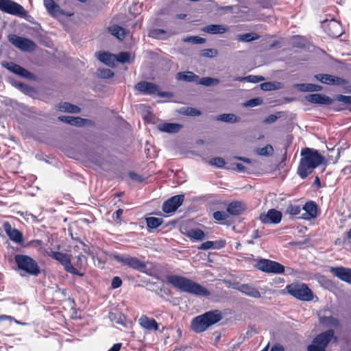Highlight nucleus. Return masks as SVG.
Instances as JSON below:
<instances>
[{
  "label": "nucleus",
  "mask_w": 351,
  "mask_h": 351,
  "mask_svg": "<svg viewBox=\"0 0 351 351\" xmlns=\"http://www.w3.org/2000/svg\"><path fill=\"white\" fill-rule=\"evenodd\" d=\"M302 209L305 210V213L302 217V219L310 220L317 217L318 208L315 202L313 201L307 202L302 207Z\"/></svg>",
  "instance_id": "21"
},
{
  "label": "nucleus",
  "mask_w": 351,
  "mask_h": 351,
  "mask_svg": "<svg viewBox=\"0 0 351 351\" xmlns=\"http://www.w3.org/2000/svg\"><path fill=\"white\" fill-rule=\"evenodd\" d=\"M239 290L240 291H241L243 293H244L245 295L254 298H258L261 297L260 291L255 287H254L248 284H242L239 287Z\"/></svg>",
  "instance_id": "27"
},
{
  "label": "nucleus",
  "mask_w": 351,
  "mask_h": 351,
  "mask_svg": "<svg viewBox=\"0 0 351 351\" xmlns=\"http://www.w3.org/2000/svg\"><path fill=\"white\" fill-rule=\"evenodd\" d=\"M259 219L263 223L277 224L281 221L282 213L274 208H271L266 214L261 213L259 216Z\"/></svg>",
  "instance_id": "16"
},
{
  "label": "nucleus",
  "mask_w": 351,
  "mask_h": 351,
  "mask_svg": "<svg viewBox=\"0 0 351 351\" xmlns=\"http://www.w3.org/2000/svg\"><path fill=\"white\" fill-rule=\"evenodd\" d=\"M317 80L328 85H345L348 81L342 77L333 76L329 74H317L315 75Z\"/></svg>",
  "instance_id": "17"
},
{
  "label": "nucleus",
  "mask_w": 351,
  "mask_h": 351,
  "mask_svg": "<svg viewBox=\"0 0 351 351\" xmlns=\"http://www.w3.org/2000/svg\"><path fill=\"white\" fill-rule=\"evenodd\" d=\"M99 61L104 62L106 65L114 67L116 66L117 56L108 52L99 53L97 56Z\"/></svg>",
  "instance_id": "26"
},
{
  "label": "nucleus",
  "mask_w": 351,
  "mask_h": 351,
  "mask_svg": "<svg viewBox=\"0 0 351 351\" xmlns=\"http://www.w3.org/2000/svg\"><path fill=\"white\" fill-rule=\"evenodd\" d=\"M221 319L222 315L219 310L207 311L193 318L191 328L195 332L200 333L206 330L212 325L218 323Z\"/></svg>",
  "instance_id": "3"
},
{
  "label": "nucleus",
  "mask_w": 351,
  "mask_h": 351,
  "mask_svg": "<svg viewBox=\"0 0 351 351\" xmlns=\"http://www.w3.org/2000/svg\"><path fill=\"white\" fill-rule=\"evenodd\" d=\"M113 259L121 263L122 266L128 267L149 276L152 275L151 272L147 269L146 263L136 256H132L129 254H114Z\"/></svg>",
  "instance_id": "6"
},
{
  "label": "nucleus",
  "mask_w": 351,
  "mask_h": 351,
  "mask_svg": "<svg viewBox=\"0 0 351 351\" xmlns=\"http://www.w3.org/2000/svg\"><path fill=\"white\" fill-rule=\"evenodd\" d=\"M297 173L302 179L306 178L314 169L324 162V157L315 149L306 147L301 150Z\"/></svg>",
  "instance_id": "1"
},
{
  "label": "nucleus",
  "mask_w": 351,
  "mask_h": 351,
  "mask_svg": "<svg viewBox=\"0 0 351 351\" xmlns=\"http://www.w3.org/2000/svg\"><path fill=\"white\" fill-rule=\"evenodd\" d=\"M140 109L141 110L142 117L146 122H149L153 116L152 112L150 111L149 108L145 106H141Z\"/></svg>",
  "instance_id": "44"
},
{
  "label": "nucleus",
  "mask_w": 351,
  "mask_h": 351,
  "mask_svg": "<svg viewBox=\"0 0 351 351\" xmlns=\"http://www.w3.org/2000/svg\"><path fill=\"white\" fill-rule=\"evenodd\" d=\"M184 195H176L169 198L162 204V211L167 214L174 213L183 203Z\"/></svg>",
  "instance_id": "12"
},
{
  "label": "nucleus",
  "mask_w": 351,
  "mask_h": 351,
  "mask_svg": "<svg viewBox=\"0 0 351 351\" xmlns=\"http://www.w3.org/2000/svg\"><path fill=\"white\" fill-rule=\"evenodd\" d=\"M184 42L191 43L193 44H202L206 42V39L197 36H189L184 39Z\"/></svg>",
  "instance_id": "49"
},
{
  "label": "nucleus",
  "mask_w": 351,
  "mask_h": 351,
  "mask_svg": "<svg viewBox=\"0 0 351 351\" xmlns=\"http://www.w3.org/2000/svg\"><path fill=\"white\" fill-rule=\"evenodd\" d=\"M302 208L300 205L289 204L286 210V213L292 215L296 216L301 212Z\"/></svg>",
  "instance_id": "45"
},
{
  "label": "nucleus",
  "mask_w": 351,
  "mask_h": 351,
  "mask_svg": "<svg viewBox=\"0 0 351 351\" xmlns=\"http://www.w3.org/2000/svg\"><path fill=\"white\" fill-rule=\"evenodd\" d=\"M278 117L276 114H270L265 119L264 122L267 123H274L277 120Z\"/></svg>",
  "instance_id": "61"
},
{
  "label": "nucleus",
  "mask_w": 351,
  "mask_h": 351,
  "mask_svg": "<svg viewBox=\"0 0 351 351\" xmlns=\"http://www.w3.org/2000/svg\"><path fill=\"white\" fill-rule=\"evenodd\" d=\"M58 109L61 112L69 113H79L81 108L75 105L71 104L69 102H62L58 105Z\"/></svg>",
  "instance_id": "29"
},
{
  "label": "nucleus",
  "mask_w": 351,
  "mask_h": 351,
  "mask_svg": "<svg viewBox=\"0 0 351 351\" xmlns=\"http://www.w3.org/2000/svg\"><path fill=\"white\" fill-rule=\"evenodd\" d=\"M213 218L223 224L227 219L228 215L223 211L217 210L213 213Z\"/></svg>",
  "instance_id": "46"
},
{
  "label": "nucleus",
  "mask_w": 351,
  "mask_h": 351,
  "mask_svg": "<svg viewBox=\"0 0 351 351\" xmlns=\"http://www.w3.org/2000/svg\"><path fill=\"white\" fill-rule=\"evenodd\" d=\"M211 248H215V243L213 241H208L204 243H202L200 246L199 247V249L203 250H207Z\"/></svg>",
  "instance_id": "56"
},
{
  "label": "nucleus",
  "mask_w": 351,
  "mask_h": 351,
  "mask_svg": "<svg viewBox=\"0 0 351 351\" xmlns=\"http://www.w3.org/2000/svg\"><path fill=\"white\" fill-rule=\"evenodd\" d=\"M215 120L226 123H236L239 121L240 117L232 113L222 114L215 117Z\"/></svg>",
  "instance_id": "31"
},
{
  "label": "nucleus",
  "mask_w": 351,
  "mask_h": 351,
  "mask_svg": "<svg viewBox=\"0 0 351 351\" xmlns=\"http://www.w3.org/2000/svg\"><path fill=\"white\" fill-rule=\"evenodd\" d=\"M3 228L11 241L18 244L24 243L23 233L19 230L12 228L10 222L5 221L3 223Z\"/></svg>",
  "instance_id": "15"
},
{
  "label": "nucleus",
  "mask_w": 351,
  "mask_h": 351,
  "mask_svg": "<svg viewBox=\"0 0 351 351\" xmlns=\"http://www.w3.org/2000/svg\"><path fill=\"white\" fill-rule=\"evenodd\" d=\"M202 30L210 34H222L228 31V27L224 25L213 24L205 26Z\"/></svg>",
  "instance_id": "24"
},
{
  "label": "nucleus",
  "mask_w": 351,
  "mask_h": 351,
  "mask_svg": "<svg viewBox=\"0 0 351 351\" xmlns=\"http://www.w3.org/2000/svg\"><path fill=\"white\" fill-rule=\"evenodd\" d=\"M180 113L188 115V116H192V117H196L200 115L201 112L199 110L194 108H190V107H183L180 108Z\"/></svg>",
  "instance_id": "43"
},
{
  "label": "nucleus",
  "mask_w": 351,
  "mask_h": 351,
  "mask_svg": "<svg viewBox=\"0 0 351 351\" xmlns=\"http://www.w3.org/2000/svg\"><path fill=\"white\" fill-rule=\"evenodd\" d=\"M176 79L178 80H181L184 82H194L197 83V80H199V76L191 71H183L177 73Z\"/></svg>",
  "instance_id": "28"
},
{
  "label": "nucleus",
  "mask_w": 351,
  "mask_h": 351,
  "mask_svg": "<svg viewBox=\"0 0 351 351\" xmlns=\"http://www.w3.org/2000/svg\"><path fill=\"white\" fill-rule=\"evenodd\" d=\"M285 290L287 293L300 301L310 302L314 298L313 291L305 283L289 284L286 286Z\"/></svg>",
  "instance_id": "4"
},
{
  "label": "nucleus",
  "mask_w": 351,
  "mask_h": 351,
  "mask_svg": "<svg viewBox=\"0 0 351 351\" xmlns=\"http://www.w3.org/2000/svg\"><path fill=\"white\" fill-rule=\"evenodd\" d=\"M138 324L141 328L147 331H157L159 330V324L154 319L143 315L138 319Z\"/></svg>",
  "instance_id": "20"
},
{
  "label": "nucleus",
  "mask_w": 351,
  "mask_h": 351,
  "mask_svg": "<svg viewBox=\"0 0 351 351\" xmlns=\"http://www.w3.org/2000/svg\"><path fill=\"white\" fill-rule=\"evenodd\" d=\"M117 56V62L125 63L130 62V54L128 52H121Z\"/></svg>",
  "instance_id": "50"
},
{
  "label": "nucleus",
  "mask_w": 351,
  "mask_h": 351,
  "mask_svg": "<svg viewBox=\"0 0 351 351\" xmlns=\"http://www.w3.org/2000/svg\"><path fill=\"white\" fill-rule=\"evenodd\" d=\"M270 351H285V349L280 345H276L271 348Z\"/></svg>",
  "instance_id": "64"
},
{
  "label": "nucleus",
  "mask_w": 351,
  "mask_h": 351,
  "mask_svg": "<svg viewBox=\"0 0 351 351\" xmlns=\"http://www.w3.org/2000/svg\"><path fill=\"white\" fill-rule=\"evenodd\" d=\"M136 90L144 94L158 95L162 97H165L167 93L160 92L159 86L154 83L142 81L137 83L135 86Z\"/></svg>",
  "instance_id": "13"
},
{
  "label": "nucleus",
  "mask_w": 351,
  "mask_h": 351,
  "mask_svg": "<svg viewBox=\"0 0 351 351\" xmlns=\"http://www.w3.org/2000/svg\"><path fill=\"white\" fill-rule=\"evenodd\" d=\"M58 119L62 122L75 126H80V121H82L81 117L72 116H61L58 117Z\"/></svg>",
  "instance_id": "35"
},
{
  "label": "nucleus",
  "mask_w": 351,
  "mask_h": 351,
  "mask_svg": "<svg viewBox=\"0 0 351 351\" xmlns=\"http://www.w3.org/2000/svg\"><path fill=\"white\" fill-rule=\"evenodd\" d=\"M14 259L19 270L32 276H38L40 273V268L38 263L31 256L25 254H16Z\"/></svg>",
  "instance_id": "5"
},
{
  "label": "nucleus",
  "mask_w": 351,
  "mask_h": 351,
  "mask_svg": "<svg viewBox=\"0 0 351 351\" xmlns=\"http://www.w3.org/2000/svg\"><path fill=\"white\" fill-rule=\"evenodd\" d=\"M255 152L256 154L262 156H269L274 154V148L272 145L267 144L263 147L256 149Z\"/></svg>",
  "instance_id": "39"
},
{
  "label": "nucleus",
  "mask_w": 351,
  "mask_h": 351,
  "mask_svg": "<svg viewBox=\"0 0 351 351\" xmlns=\"http://www.w3.org/2000/svg\"><path fill=\"white\" fill-rule=\"evenodd\" d=\"M0 10L13 15H24L25 10L20 4L11 0H0Z\"/></svg>",
  "instance_id": "11"
},
{
  "label": "nucleus",
  "mask_w": 351,
  "mask_h": 351,
  "mask_svg": "<svg viewBox=\"0 0 351 351\" xmlns=\"http://www.w3.org/2000/svg\"><path fill=\"white\" fill-rule=\"evenodd\" d=\"M337 100L346 104H351V96L339 95L337 96Z\"/></svg>",
  "instance_id": "57"
},
{
  "label": "nucleus",
  "mask_w": 351,
  "mask_h": 351,
  "mask_svg": "<svg viewBox=\"0 0 351 351\" xmlns=\"http://www.w3.org/2000/svg\"><path fill=\"white\" fill-rule=\"evenodd\" d=\"M123 209L119 208L112 214V219L117 223H121V215H123Z\"/></svg>",
  "instance_id": "55"
},
{
  "label": "nucleus",
  "mask_w": 351,
  "mask_h": 351,
  "mask_svg": "<svg viewBox=\"0 0 351 351\" xmlns=\"http://www.w3.org/2000/svg\"><path fill=\"white\" fill-rule=\"evenodd\" d=\"M98 75L101 78L108 79L114 76V73L109 69H99Z\"/></svg>",
  "instance_id": "48"
},
{
  "label": "nucleus",
  "mask_w": 351,
  "mask_h": 351,
  "mask_svg": "<svg viewBox=\"0 0 351 351\" xmlns=\"http://www.w3.org/2000/svg\"><path fill=\"white\" fill-rule=\"evenodd\" d=\"M167 36V32L161 29H154L149 33V36L156 39H165Z\"/></svg>",
  "instance_id": "41"
},
{
  "label": "nucleus",
  "mask_w": 351,
  "mask_h": 351,
  "mask_svg": "<svg viewBox=\"0 0 351 351\" xmlns=\"http://www.w3.org/2000/svg\"><path fill=\"white\" fill-rule=\"evenodd\" d=\"M255 267L265 273L281 274L285 273V267L278 262L267 258L257 259Z\"/></svg>",
  "instance_id": "8"
},
{
  "label": "nucleus",
  "mask_w": 351,
  "mask_h": 351,
  "mask_svg": "<svg viewBox=\"0 0 351 351\" xmlns=\"http://www.w3.org/2000/svg\"><path fill=\"white\" fill-rule=\"evenodd\" d=\"M108 30L113 36L120 40H123L125 37V30L117 25L110 26L108 27Z\"/></svg>",
  "instance_id": "30"
},
{
  "label": "nucleus",
  "mask_w": 351,
  "mask_h": 351,
  "mask_svg": "<svg viewBox=\"0 0 351 351\" xmlns=\"http://www.w3.org/2000/svg\"><path fill=\"white\" fill-rule=\"evenodd\" d=\"M1 64L4 68L7 69L10 72L16 75H18L28 80H34L35 78V75L33 73H32L27 69L21 67L20 65L17 64H15L14 62H3Z\"/></svg>",
  "instance_id": "14"
},
{
  "label": "nucleus",
  "mask_w": 351,
  "mask_h": 351,
  "mask_svg": "<svg viewBox=\"0 0 351 351\" xmlns=\"http://www.w3.org/2000/svg\"><path fill=\"white\" fill-rule=\"evenodd\" d=\"M260 36L256 33H247L239 36V40L241 42H250L258 39Z\"/></svg>",
  "instance_id": "42"
},
{
  "label": "nucleus",
  "mask_w": 351,
  "mask_h": 351,
  "mask_svg": "<svg viewBox=\"0 0 351 351\" xmlns=\"http://www.w3.org/2000/svg\"><path fill=\"white\" fill-rule=\"evenodd\" d=\"M296 86L300 90L304 91V92L320 91L322 88L321 86L313 84H297Z\"/></svg>",
  "instance_id": "38"
},
{
  "label": "nucleus",
  "mask_w": 351,
  "mask_h": 351,
  "mask_svg": "<svg viewBox=\"0 0 351 351\" xmlns=\"http://www.w3.org/2000/svg\"><path fill=\"white\" fill-rule=\"evenodd\" d=\"M330 273L339 280L351 285V268L345 267H331Z\"/></svg>",
  "instance_id": "18"
},
{
  "label": "nucleus",
  "mask_w": 351,
  "mask_h": 351,
  "mask_svg": "<svg viewBox=\"0 0 351 351\" xmlns=\"http://www.w3.org/2000/svg\"><path fill=\"white\" fill-rule=\"evenodd\" d=\"M166 279L173 287L182 292L200 297H208L210 295V292L206 287L184 276L168 275Z\"/></svg>",
  "instance_id": "2"
},
{
  "label": "nucleus",
  "mask_w": 351,
  "mask_h": 351,
  "mask_svg": "<svg viewBox=\"0 0 351 351\" xmlns=\"http://www.w3.org/2000/svg\"><path fill=\"white\" fill-rule=\"evenodd\" d=\"M209 164L212 166L223 168L226 165V162L224 159L221 157H215L209 160Z\"/></svg>",
  "instance_id": "47"
},
{
  "label": "nucleus",
  "mask_w": 351,
  "mask_h": 351,
  "mask_svg": "<svg viewBox=\"0 0 351 351\" xmlns=\"http://www.w3.org/2000/svg\"><path fill=\"white\" fill-rule=\"evenodd\" d=\"M244 79L245 80V82L251 83H258L265 80V77L263 76L252 75L245 76Z\"/></svg>",
  "instance_id": "51"
},
{
  "label": "nucleus",
  "mask_w": 351,
  "mask_h": 351,
  "mask_svg": "<svg viewBox=\"0 0 351 351\" xmlns=\"http://www.w3.org/2000/svg\"><path fill=\"white\" fill-rule=\"evenodd\" d=\"M263 103V99L260 97L254 98L246 101L245 106L247 107H255L261 105Z\"/></svg>",
  "instance_id": "53"
},
{
  "label": "nucleus",
  "mask_w": 351,
  "mask_h": 351,
  "mask_svg": "<svg viewBox=\"0 0 351 351\" xmlns=\"http://www.w3.org/2000/svg\"><path fill=\"white\" fill-rule=\"evenodd\" d=\"M219 83V80L218 79L210 77H199V80L197 82V84H201L205 86H210L212 85L218 84Z\"/></svg>",
  "instance_id": "40"
},
{
  "label": "nucleus",
  "mask_w": 351,
  "mask_h": 351,
  "mask_svg": "<svg viewBox=\"0 0 351 351\" xmlns=\"http://www.w3.org/2000/svg\"><path fill=\"white\" fill-rule=\"evenodd\" d=\"M8 40L14 47L23 51H33L36 47V44L32 40L19 36L16 34H10L8 36Z\"/></svg>",
  "instance_id": "10"
},
{
  "label": "nucleus",
  "mask_w": 351,
  "mask_h": 351,
  "mask_svg": "<svg viewBox=\"0 0 351 351\" xmlns=\"http://www.w3.org/2000/svg\"><path fill=\"white\" fill-rule=\"evenodd\" d=\"M146 223L148 229H156L163 223L162 218L149 217L146 218Z\"/></svg>",
  "instance_id": "37"
},
{
  "label": "nucleus",
  "mask_w": 351,
  "mask_h": 351,
  "mask_svg": "<svg viewBox=\"0 0 351 351\" xmlns=\"http://www.w3.org/2000/svg\"><path fill=\"white\" fill-rule=\"evenodd\" d=\"M261 88L265 91L278 90L283 88V84L279 82H267L261 84Z\"/></svg>",
  "instance_id": "32"
},
{
  "label": "nucleus",
  "mask_w": 351,
  "mask_h": 351,
  "mask_svg": "<svg viewBox=\"0 0 351 351\" xmlns=\"http://www.w3.org/2000/svg\"><path fill=\"white\" fill-rule=\"evenodd\" d=\"M340 157V152L337 149L336 152L332 149L329 151L327 154L326 158H324V163L326 164H335L337 162Z\"/></svg>",
  "instance_id": "34"
},
{
  "label": "nucleus",
  "mask_w": 351,
  "mask_h": 351,
  "mask_svg": "<svg viewBox=\"0 0 351 351\" xmlns=\"http://www.w3.org/2000/svg\"><path fill=\"white\" fill-rule=\"evenodd\" d=\"M307 101L313 104L328 106L332 104L333 99L330 97L319 93L308 95L306 97Z\"/></svg>",
  "instance_id": "22"
},
{
  "label": "nucleus",
  "mask_w": 351,
  "mask_h": 351,
  "mask_svg": "<svg viewBox=\"0 0 351 351\" xmlns=\"http://www.w3.org/2000/svg\"><path fill=\"white\" fill-rule=\"evenodd\" d=\"M93 124L94 121L90 119L82 118V121H80V126L93 125Z\"/></svg>",
  "instance_id": "62"
},
{
  "label": "nucleus",
  "mask_w": 351,
  "mask_h": 351,
  "mask_svg": "<svg viewBox=\"0 0 351 351\" xmlns=\"http://www.w3.org/2000/svg\"><path fill=\"white\" fill-rule=\"evenodd\" d=\"M44 5L52 16H58L64 14L63 10L53 0H44Z\"/></svg>",
  "instance_id": "25"
},
{
  "label": "nucleus",
  "mask_w": 351,
  "mask_h": 351,
  "mask_svg": "<svg viewBox=\"0 0 351 351\" xmlns=\"http://www.w3.org/2000/svg\"><path fill=\"white\" fill-rule=\"evenodd\" d=\"M200 55L203 57L213 58L217 55V51L214 49H205L200 51Z\"/></svg>",
  "instance_id": "52"
},
{
  "label": "nucleus",
  "mask_w": 351,
  "mask_h": 351,
  "mask_svg": "<svg viewBox=\"0 0 351 351\" xmlns=\"http://www.w3.org/2000/svg\"><path fill=\"white\" fill-rule=\"evenodd\" d=\"M333 338L337 339L335 337V332L332 329L321 332L314 337L312 343L308 346L307 350L311 351V348L313 347L315 348V351L326 350V347Z\"/></svg>",
  "instance_id": "9"
},
{
  "label": "nucleus",
  "mask_w": 351,
  "mask_h": 351,
  "mask_svg": "<svg viewBox=\"0 0 351 351\" xmlns=\"http://www.w3.org/2000/svg\"><path fill=\"white\" fill-rule=\"evenodd\" d=\"M123 281L119 276H114L111 282V288L113 289L119 288L122 285Z\"/></svg>",
  "instance_id": "54"
},
{
  "label": "nucleus",
  "mask_w": 351,
  "mask_h": 351,
  "mask_svg": "<svg viewBox=\"0 0 351 351\" xmlns=\"http://www.w3.org/2000/svg\"><path fill=\"white\" fill-rule=\"evenodd\" d=\"M129 175H130V178L133 180L138 181V182H142L143 180V179L142 178V177L141 176H139L138 174H137L134 172H130L129 173Z\"/></svg>",
  "instance_id": "60"
},
{
  "label": "nucleus",
  "mask_w": 351,
  "mask_h": 351,
  "mask_svg": "<svg viewBox=\"0 0 351 351\" xmlns=\"http://www.w3.org/2000/svg\"><path fill=\"white\" fill-rule=\"evenodd\" d=\"M246 210L245 204L240 201L231 202L227 207V212L232 216H239Z\"/></svg>",
  "instance_id": "23"
},
{
  "label": "nucleus",
  "mask_w": 351,
  "mask_h": 351,
  "mask_svg": "<svg viewBox=\"0 0 351 351\" xmlns=\"http://www.w3.org/2000/svg\"><path fill=\"white\" fill-rule=\"evenodd\" d=\"M324 27L328 35L332 38H337L342 34L341 25L336 20L325 21L324 23Z\"/></svg>",
  "instance_id": "19"
},
{
  "label": "nucleus",
  "mask_w": 351,
  "mask_h": 351,
  "mask_svg": "<svg viewBox=\"0 0 351 351\" xmlns=\"http://www.w3.org/2000/svg\"><path fill=\"white\" fill-rule=\"evenodd\" d=\"M77 241L81 244V245L82 247V250L84 251V252L88 255H90L91 254V250H90V247L86 243H84L83 241H82L80 239H77Z\"/></svg>",
  "instance_id": "59"
},
{
  "label": "nucleus",
  "mask_w": 351,
  "mask_h": 351,
  "mask_svg": "<svg viewBox=\"0 0 351 351\" xmlns=\"http://www.w3.org/2000/svg\"><path fill=\"white\" fill-rule=\"evenodd\" d=\"M121 346V343H115L108 351H120Z\"/></svg>",
  "instance_id": "63"
},
{
  "label": "nucleus",
  "mask_w": 351,
  "mask_h": 351,
  "mask_svg": "<svg viewBox=\"0 0 351 351\" xmlns=\"http://www.w3.org/2000/svg\"><path fill=\"white\" fill-rule=\"evenodd\" d=\"M186 236L191 239L201 241L204 237L205 234L201 229H191L185 233Z\"/></svg>",
  "instance_id": "36"
},
{
  "label": "nucleus",
  "mask_w": 351,
  "mask_h": 351,
  "mask_svg": "<svg viewBox=\"0 0 351 351\" xmlns=\"http://www.w3.org/2000/svg\"><path fill=\"white\" fill-rule=\"evenodd\" d=\"M182 126L177 123H162L158 125V130L160 132H178Z\"/></svg>",
  "instance_id": "33"
},
{
  "label": "nucleus",
  "mask_w": 351,
  "mask_h": 351,
  "mask_svg": "<svg viewBox=\"0 0 351 351\" xmlns=\"http://www.w3.org/2000/svg\"><path fill=\"white\" fill-rule=\"evenodd\" d=\"M47 255L59 262L64 267V270L67 272L79 276H82L84 275L78 269L73 266L71 264V256L69 254L50 250L49 251L47 252Z\"/></svg>",
  "instance_id": "7"
},
{
  "label": "nucleus",
  "mask_w": 351,
  "mask_h": 351,
  "mask_svg": "<svg viewBox=\"0 0 351 351\" xmlns=\"http://www.w3.org/2000/svg\"><path fill=\"white\" fill-rule=\"evenodd\" d=\"M323 322H327L328 324H332L333 326H337L339 324L338 319L332 316L323 317Z\"/></svg>",
  "instance_id": "58"
}]
</instances>
